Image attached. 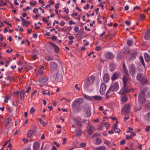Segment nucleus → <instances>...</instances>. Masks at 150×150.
Listing matches in <instances>:
<instances>
[{
	"label": "nucleus",
	"instance_id": "f257e3e1",
	"mask_svg": "<svg viewBox=\"0 0 150 150\" xmlns=\"http://www.w3.org/2000/svg\"><path fill=\"white\" fill-rule=\"evenodd\" d=\"M148 87H141L140 88V92L139 93L138 100L140 103H144L146 101L145 93L146 92Z\"/></svg>",
	"mask_w": 150,
	"mask_h": 150
},
{
	"label": "nucleus",
	"instance_id": "f03ea898",
	"mask_svg": "<svg viewBox=\"0 0 150 150\" xmlns=\"http://www.w3.org/2000/svg\"><path fill=\"white\" fill-rule=\"evenodd\" d=\"M83 98H79L75 100L72 104V106L78 111H79L80 109V105L83 102Z\"/></svg>",
	"mask_w": 150,
	"mask_h": 150
},
{
	"label": "nucleus",
	"instance_id": "7ed1b4c3",
	"mask_svg": "<svg viewBox=\"0 0 150 150\" xmlns=\"http://www.w3.org/2000/svg\"><path fill=\"white\" fill-rule=\"evenodd\" d=\"M95 80V77L93 76H91L85 80L84 84V87L86 88L88 87L91 85L92 84Z\"/></svg>",
	"mask_w": 150,
	"mask_h": 150
},
{
	"label": "nucleus",
	"instance_id": "20e7f679",
	"mask_svg": "<svg viewBox=\"0 0 150 150\" xmlns=\"http://www.w3.org/2000/svg\"><path fill=\"white\" fill-rule=\"evenodd\" d=\"M129 86L127 85H124L123 87L121 90L120 93L121 94H123L127 92H129L130 91L132 90L134 91L133 89H128Z\"/></svg>",
	"mask_w": 150,
	"mask_h": 150
},
{
	"label": "nucleus",
	"instance_id": "39448f33",
	"mask_svg": "<svg viewBox=\"0 0 150 150\" xmlns=\"http://www.w3.org/2000/svg\"><path fill=\"white\" fill-rule=\"evenodd\" d=\"M119 86L118 83L117 82H115L111 84L109 88L114 92H115L118 90Z\"/></svg>",
	"mask_w": 150,
	"mask_h": 150
},
{
	"label": "nucleus",
	"instance_id": "423d86ee",
	"mask_svg": "<svg viewBox=\"0 0 150 150\" xmlns=\"http://www.w3.org/2000/svg\"><path fill=\"white\" fill-rule=\"evenodd\" d=\"M106 85L104 83L101 84L100 89V92L101 94L103 95L105 93L106 89Z\"/></svg>",
	"mask_w": 150,
	"mask_h": 150
},
{
	"label": "nucleus",
	"instance_id": "0eeeda50",
	"mask_svg": "<svg viewBox=\"0 0 150 150\" xmlns=\"http://www.w3.org/2000/svg\"><path fill=\"white\" fill-rule=\"evenodd\" d=\"M130 105L129 103L124 105L122 109V112L124 113H127L129 112Z\"/></svg>",
	"mask_w": 150,
	"mask_h": 150
},
{
	"label": "nucleus",
	"instance_id": "6e6552de",
	"mask_svg": "<svg viewBox=\"0 0 150 150\" xmlns=\"http://www.w3.org/2000/svg\"><path fill=\"white\" fill-rule=\"evenodd\" d=\"M129 71L130 73L132 75H134L135 73V67L134 65L132 64L129 68Z\"/></svg>",
	"mask_w": 150,
	"mask_h": 150
},
{
	"label": "nucleus",
	"instance_id": "1a4fd4ad",
	"mask_svg": "<svg viewBox=\"0 0 150 150\" xmlns=\"http://www.w3.org/2000/svg\"><path fill=\"white\" fill-rule=\"evenodd\" d=\"M114 91L109 88L105 96L106 98H108L112 96L114 94Z\"/></svg>",
	"mask_w": 150,
	"mask_h": 150
},
{
	"label": "nucleus",
	"instance_id": "9d476101",
	"mask_svg": "<svg viewBox=\"0 0 150 150\" xmlns=\"http://www.w3.org/2000/svg\"><path fill=\"white\" fill-rule=\"evenodd\" d=\"M56 77L55 78L56 80L60 81L62 78V74L61 72L58 71L56 74Z\"/></svg>",
	"mask_w": 150,
	"mask_h": 150
},
{
	"label": "nucleus",
	"instance_id": "9b49d317",
	"mask_svg": "<svg viewBox=\"0 0 150 150\" xmlns=\"http://www.w3.org/2000/svg\"><path fill=\"white\" fill-rule=\"evenodd\" d=\"M49 43L52 47L54 48L55 52L57 53H58L59 52V50L57 46L52 42H50Z\"/></svg>",
	"mask_w": 150,
	"mask_h": 150
},
{
	"label": "nucleus",
	"instance_id": "f8f14e48",
	"mask_svg": "<svg viewBox=\"0 0 150 150\" xmlns=\"http://www.w3.org/2000/svg\"><path fill=\"white\" fill-rule=\"evenodd\" d=\"M95 131L94 127L93 126H90L87 130V133L88 134L91 135Z\"/></svg>",
	"mask_w": 150,
	"mask_h": 150
},
{
	"label": "nucleus",
	"instance_id": "ddd939ff",
	"mask_svg": "<svg viewBox=\"0 0 150 150\" xmlns=\"http://www.w3.org/2000/svg\"><path fill=\"white\" fill-rule=\"evenodd\" d=\"M105 57L106 59H110L114 58V56L110 52H107L105 54Z\"/></svg>",
	"mask_w": 150,
	"mask_h": 150
},
{
	"label": "nucleus",
	"instance_id": "4468645a",
	"mask_svg": "<svg viewBox=\"0 0 150 150\" xmlns=\"http://www.w3.org/2000/svg\"><path fill=\"white\" fill-rule=\"evenodd\" d=\"M119 76V73L118 72H115L113 74L111 77V79L113 81L117 79Z\"/></svg>",
	"mask_w": 150,
	"mask_h": 150
},
{
	"label": "nucleus",
	"instance_id": "2eb2a0df",
	"mask_svg": "<svg viewBox=\"0 0 150 150\" xmlns=\"http://www.w3.org/2000/svg\"><path fill=\"white\" fill-rule=\"evenodd\" d=\"M40 146V144L38 142H35L33 146V150H38Z\"/></svg>",
	"mask_w": 150,
	"mask_h": 150
},
{
	"label": "nucleus",
	"instance_id": "dca6fc26",
	"mask_svg": "<svg viewBox=\"0 0 150 150\" xmlns=\"http://www.w3.org/2000/svg\"><path fill=\"white\" fill-rule=\"evenodd\" d=\"M144 38L146 40L150 39V30H148L146 31Z\"/></svg>",
	"mask_w": 150,
	"mask_h": 150
},
{
	"label": "nucleus",
	"instance_id": "f3484780",
	"mask_svg": "<svg viewBox=\"0 0 150 150\" xmlns=\"http://www.w3.org/2000/svg\"><path fill=\"white\" fill-rule=\"evenodd\" d=\"M110 79V76L107 74H105L103 76V79L104 82L107 83Z\"/></svg>",
	"mask_w": 150,
	"mask_h": 150
},
{
	"label": "nucleus",
	"instance_id": "a211bd4d",
	"mask_svg": "<svg viewBox=\"0 0 150 150\" xmlns=\"http://www.w3.org/2000/svg\"><path fill=\"white\" fill-rule=\"evenodd\" d=\"M12 119L10 117H8L4 120L5 122V126L7 127L9 125L10 122L12 120Z\"/></svg>",
	"mask_w": 150,
	"mask_h": 150
},
{
	"label": "nucleus",
	"instance_id": "6ab92c4d",
	"mask_svg": "<svg viewBox=\"0 0 150 150\" xmlns=\"http://www.w3.org/2000/svg\"><path fill=\"white\" fill-rule=\"evenodd\" d=\"M48 80V78L47 77H45L42 78L40 79L39 80V81L40 83H44L47 82Z\"/></svg>",
	"mask_w": 150,
	"mask_h": 150
},
{
	"label": "nucleus",
	"instance_id": "aec40b11",
	"mask_svg": "<svg viewBox=\"0 0 150 150\" xmlns=\"http://www.w3.org/2000/svg\"><path fill=\"white\" fill-rule=\"evenodd\" d=\"M124 85H127V84L128 81V78L127 76H124L122 79Z\"/></svg>",
	"mask_w": 150,
	"mask_h": 150
},
{
	"label": "nucleus",
	"instance_id": "412c9836",
	"mask_svg": "<svg viewBox=\"0 0 150 150\" xmlns=\"http://www.w3.org/2000/svg\"><path fill=\"white\" fill-rule=\"evenodd\" d=\"M144 59L145 61L147 62H149L150 61V56L147 53H145L144 54Z\"/></svg>",
	"mask_w": 150,
	"mask_h": 150
},
{
	"label": "nucleus",
	"instance_id": "4be33fe9",
	"mask_svg": "<svg viewBox=\"0 0 150 150\" xmlns=\"http://www.w3.org/2000/svg\"><path fill=\"white\" fill-rule=\"evenodd\" d=\"M50 66L51 68L52 69H56L57 67V64L55 62H52L50 63Z\"/></svg>",
	"mask_w": 150,
	"mask_h": 150
},
{
	"label": "nucleus",
	"instance_id": "5701e85b",
	"mask_svg": "<svg viewBox=\"0 0 150 150\" xmlns=\"http://www.w3.org/2000/svg\"><path fill=\"white\" fill-rule=\"evenodd\" d=\"M92 98L95 100H101L102 99V98L101 96H93Z\"/></svg>",
	"mask_w": 150,
	"mask_h": 150
},
{
	"label": "nucleus",
	"instance_id": "b1692460",
	"mask_svg": "<svg viewBox=\"0 0 150 150\" xmlns=\"http://www.w3.org/2000/svg\"><path fill=\"white\" fill-rule=\"evenodd\" d=\"M112 128L115 130V132L119 133L120 130V129L117 127L116 124H114L112 126Z\"/></svg>",
	"mask_w": 150,
	"mask_h": 150
},
{
	"label": "nucleus",
	"instance_id": "393cba45",
	"mask_svg": "<svg viewBox=\"0 0 150 150\" xmlns=\"http://www.w3.org/2000/svg\"><path fill=\"white\" fill-rule=\"evenodd\" d=\"M128 100L127 97L125 96H123L121 97V101L122 103L126 102Z\"/></svg>",
	"mask_w": 150,
	"mask_h": 150
},
{
	"label": "nucleus",
	"instance_id": "a878e982",
	"mask_svg": "<svg viewBox=\"0 0 150 150\" xmlns=\"http://www.w3.org/2000/svg\"><path fill=\"white\" fill-rule=\"evenodd\" d=\"M140 81L141 83H142L143 84L147 83H148L147 79L145 78H143Z\"/></svg>",
	"mask_w": 150,
	"mask_h": 150
},
{
	"label": "nucleus",
	"instance_id": "bb28decb",
	"mask_svg": "<svg viewBox=\"0 0 150 150\" xmlns=\"http://www.w3.org/2000/svg\"><path fill=\"white\" fill-rule=\"evenodd\" d=\"M30 21H26L25 22H23L22 23L23 25L25 26L26 27H28L29 25L30 24Z\"/></svg>",
	"mask_w": 150,
	"mask_h": 150
},
{
	"label": "nucleus",
	"instance_id": "cd10ccee",
	"mask_svg": "<svg viewBox=\"0 0 150 150\" xmlns=\"http://www.w3.org/2000/svg\"><path fill=\"white\" fill-rule=\"evenodd\" d=\"M75 136L76 137H78L80 136L81 134V129H79L77 130L76 131Z\"/></svg>",
	"mask_w": 150,
	"mask_h": 150
},
{
	"label": "nucleus",
	"instance_id": "c85d7f7f",
	"mask_svg": "<svg viewBox=\"0 0 150 150\" xmlns=\"http://www.w3.org/2000/svg\"><path fill=\"white\" fill-rule=\"evenodd\" d=\"M143 78L142 74H139L137 76V80L140 81Z\"/></svg>",
	"mask_w": 150,
	"mask_h": 150
},
{
	"label": "nucleus",
	"instance_id": "c756f323",
	"mask_svg": "<svg viewBox=\"0 0 150 150\" xmlns=\"http://www.w3.org/2000/svg\"><path fill=\"white\" fill-rule=\"evenodd\" d=\"M86 113L87 117H89L91 115V112L89 108H87L86 110Z\"/></svg>",
	"mask_w": 150,
	"mask_h": 150
},
{
	"label": "nucleus",
	"instance_id": "7c9ffc66",
	"mask_svg": "<svg viewBox=\"0 0 150 150\" xmlns=\"http://www.w3.org/2000/svg\"><path fill=\"white\" fill-rule=\"evenodd\" d=\"M25 91L23 90H22L20 93V96L21 99H22L24 97V96Z\"/></svg>",
	"mask_w": 150,
	"mask_h": 150
},
{
	"label": "nucleus",
	"instance_id": "2f4dec72",
	"mask_svg": "<svg viewBox=\"0 0 150 150\" xmlns=\"http://www.w3.org/2000/svg\"><path fill=\"white\" fill-rule=\"evenodd\" d=\"M95 150H105V146H100L96 148Z\"/></svg>",
	"mask_w": 150,
	"mask_h": 150
},
{
	"label": "nucleus",
	"instance_id": "473e14b6",
	"mask_svg": "<svg viewBox=\"0 0 150 150\" xmlns=\"http://www.w3.org/2000/svg\"><path fill=\"white\" fill-rule=\"evenodd\" d=\"M136 54V53L135 52H133L132 53L130 57L129 58V60H130L132 59H134L135 58Z\"/></svg>",
	"mask_w": 150,
	"mask_h": 150
},
{
	"label": "nucleus",
	"instance_id": "72a5a7b5",
	"mask_svg": "<svg viewBox=\"0 0 150 150\" xmlns=\"http://www.w3.org/2000/svg\"><path fill=\"white\" fill-rule=\"evenodd\" d=\"M146 17V16L144 14H140L139 16L140 19L142 21H143Z\"/></svg>",
	"mask_w": 150,
	"mask_h": 150
},
{
	"label": "nucleus",
	"instance_id": "f704fd0d",
	"mask_svg": "<svg viewBox=\"0 0 150 150\" xmlns=\"http://www.w3.org/2000/svg\"><path fill=\"white\" fill-rule=\"evenodd\" d=\"M74 121L76 123L77 125L80 127H82V125L81 124V122L79 121L76 120H74Z\"/></svg>",
	"mask_w": 150,
	"mask_h": 150
},
{
	"label": "nucleus",
	"instance_id": "c9c22d12",
	"mask_svg": "<svg viewBox=\"0 0 150 150\" xmlns=\"http://www.w3.org/2000/svg\"><path fill=\"white\" fill-rule=\"evenodd\" d=\"M96 144L97 145L101 143V140L100 139L97 138L96 139Z\"/></svg>",
	"mask_w": 150,
	"mask_h": 150
},
{
	"label": "nucleus",
	"instance_id": "e433bc0d",
	"mask_svg": "<svg viewBox=\"0 0 150 150\" xmlns=\"http://www.w3.org/2000/svg\"><path fill=\"white\" fill-rule=\"evenodd\" d=\"M139 59L140 61V62L143 65L144 67H145V65L144 63V61L143 59V58L142 56H140L139 57Z\"/></svg>",
	"mask_w": 150,
	"mask_h": 150
},
{
	"label": "nucleus",
	"instance_id": "4c0bfd02",
	"mask_svg": "<svg viewBox=\"0 0 150 150\" xmlns=\"http://www.w3.org/2000/svg\"><path fill=\"white\" fill-rule=\"evenodd\" d=\"M33 131L32 130H29L28 131L27 133V136L28 137H31L33 134Z\"/></svg>",
	"mask_w": 150,
	"mask_h": 150
},
{
	"label": "nucleus",
	"instance_id": "58836bf2",
	"mask_svg": "<svg viewBox=\"0 0 150 150\" xmlns=\"http://www.w3.org/2000/svg\"><path fill=\"white\" fill-rule=\"evenodd\" d=\"M79 28L78 27L76 26H75L74 28V32L76 33H77L79 31Z\"/></svg>",
	"mask_w": 150,
	"mask_h": 150
},
{
	"label": "nucleus",
	"instance_id": "ea45409f",
	"mask_svg": "<svg viewBox=\"0 0 150 150\" xmlns=\"http://www.w3.org/2000/svg\"><path fill=\"white\" fill-rule=\"evenodd\" d=\"M127 43L129 46H131L132 44V41L131 40H128L127 41Z\"/></svg>",
	"mask_w": 150,
	"mask_h": 150
},
{
	"label": "nucleus",
	"instance_id": "a19ab883",
	"mask_svg": "<svg viewBox=\"0 0 150 150\" xmlns=\"http://www.w3.org/2000/svg\"><path fill=\"white\" fill-rule=\"evenodd\" d=\"M45 58L48 61L52 60L53 59L52 58H51L49 56H45Z\"/></svg>",
	"mask_w": 150,
	"mask_h": 150
},
{
	"label": "nucleus",
	"instance_id": "79ce46f5",
	"mask_svg": "<svg viewBox=\"0 0 150 150\" xmlns=\"http://www.w3.org/2000/svg\"><path fill=\"white\" fill-rule=\"evenodd\" d=\"M19 92L18 91H17L16 92H13V93L14 94V96L16 97L18 96L19 94Z\"/></svg>",
	"mask_w": 150,
	"mask_h": 150
},
{
	"label": "nucleus",
	"instance_id": "37998d69",
	"mask_svg": "<svg viewBox=\"0 0 150 150\" xmlns=\"http://www.w3.org/2000/svg\"><path fill=\"white\" fill-rule=\"evenodd\" d=\"M145 117L147 120H149L150 119V111L146 114Z\"/></svg>",
	"mask_w": 150,
	"mask_h": 150
},
{
	"label": "nucleus",
	"instance_id": "c03bdc74",
	"mask_svg": "<svg viewBox=\"0 0 150 150\" xmlns=\"http://www.w3.org/2000/svg\"><path fill=\"white\" fill-rule=\"evenodd\" d=\"M123 69L124 71L125 72V74L127 75L128 76H129V75L128 71L127 69V68H124V69Z\"/></svg>",
	"mask_w": 150,
	"mask_h": 150
},
{
	"label": "nucleus",
	"instance_id": "a18cd8bd",
	"mask_svg": "<svg viewBox=\"0 0 150 150\" xmlns=\"http://www.w3.org/2000/svg\"><path fill=\"white\" fill-rule=\"evenodd\" d=\"M84 97L88 100H92V98L88 96H84Z\"/></svg>",
	"mask_w": 150,
	"mask_h": 150
},
{
	"label": "nucleus",
	"instance_id": "49530a36",
	"mask_svg": "<svg viewBox=\"0 0 150 150\" xmlns=\"http://www.w3.org/2000/svg\"><path fill=\"white\" fill-rule=\"evenodd\" d=\"M35 112V110L34 108V107H32L31 108L30 110V113L31 114H32V113Z\"/></svg>",
	"mask_w": 150,
	"mask_h": 150
},
{
	"label": "nucleus",
	"instance_id": "de8ad7c7",
	"mask_svg": "<svg viewBox=\"0 0 150 150\" xmlns=\"http://www.w3.org/2000/svg\"><path fill=\"white\" fill-rule=\"evenodd\" d=\"M86 143L84 142L81 143L79 144V145L82 147H85L86 146Z\"/></svg>",
	"mask_w": 150,
	"mask_h": 150
},
{
	"label": "nucleus",
	"instance_id": "09e8293b",
	"mask_svg": "<svg viewBox=\"0 0 150 150\" xmlns=\"http://www.w3.org/2000/svg\"><path fill=\"white\" fill-rule=\"evenodd\" d=\"M32 57L33 60H35L36 58H37V54H32Z\"/></svg>",
	"mask_w": 150,
	"mask_h": 150
},
{
	"label": "nucleus",
	"instance_id": "8fccbe9b",
	"mask_svg": "<svg viewBox=\"0 0 150 150\" xmlns=\"http://www.w3.org/2000/svg\"><path fill=\"white\" fill-rule=\"evenodd\" d=\"M38 9L37 8H34V10L33 11V12L34 13H35L36 14H38V13H37V12H38Z\"/></svg>",
	"mask_w": 150,
	"mask_h": 150
},
{
	"label": "nucleus",
	"instance_id": "3c124183",
	"mask_svg": "<svg viewBox=\"0 0 150 150\" xmlns=\"http://www.w3.org/2000/svg\"><path fill=\"white\" fill-rule=\"evenodd\" d=\"M104 143L107 145H109L110 144V142L108 140H105L104 142Z\"/></svg>",
	"mask_w": 150,
	"mask_h": 150
},
{
	"label": "nucleus",
	"instance_id": "603ef678",
	"mask_svg": "<svg viewBox=\"0 0 150 150\" xmlns=\"http://www.w3.org/2000/svg\"><path fill=\"white\" fill-rule=\"evenodd\" d=\"M32 53L34 54H37L38 52L36 50L34 49L33 50Z\"/></svg>",
	"mask_w": 150,
	"mask_h": 150
},
{
	"label": "nucleus",
	"instance_id": "864d4df0",
	"mask_svg": "<svg viewBox=\"0 0 150 150\" xmlns=\"http://www.w3.org/2000/svg\"><path fill=\"white\" fill-rule=\"evenodd\" d=\"M125 23L127 25H129L131 24V22L128 20H126L125 21Z\"/></svg>",
	"mask_w": 150,
	"mask_h": 150
},
{
	"label": "nucleus",
	"instance_id": "5fc2aeb1",
	"mask_svg": "<svg viewBox=\"0 0 150 150\" xmlns=\"http://www.w3.org/2000/svg\"><path fill=\"white\" fill-rule=\"evenodd\" d=\"M69 24L70 25H71L72 24L74 25L75 24V23L74 21H69Z\"/></svg>",
	"mask_w": 150,
	"mask_h": 150
},
{
	"label": "nucleus",
	"instance_id": "6e6d98bb",
	"mask_svg": "<svg viewBox=\"0 0 150 150\" xmlns=\"http://www.w3.org/2000/svg\"><path fill=\"white\" fill-rule=\"evenodd\" d=\"M62 139L63 140V142H62V144L64 145V144H65V143H66V139L65 138H63Z\"/></svg>",
	"mask_w": 150,
	"mask_h": 150
},
{
	"label": "nucleus",
	"instance_id": "4d7b16f0",
	"mask_svg": "<svg viewBox=\"0 0 150 150\" xmlns=\"http://www.w3.org/2000/svg\"><path fill=\"white\" fill-rule=\"evenodd\" d=\"M101 49V47L99 46H97L95 48L96 50L97 51L100 50Z\"/></svg>",
	"mask_w": 150,
	"mask_h": 150
},
{
	"label": "nucleus",
	"instance_id": "13d9d810",
	"mask_svg": "<svg viewBox=\"0 0 150 150\" xmlns=\"http://www.w3.org/2000/svg\"><path fill=\"white\" fill-rule=\"evenodd\" d=\"M78 86V85L77 84H76L75 85V87L76 90H78V91H79L80 90V88Z\"/></svg>",
	"mask_w": 150,
	"mask_h": 150
},
{
	"label": "nucleus",
	"instance_id": "bf43d9fd",
	"mask_svg": "<svg viewBox=\"0 0 150 150\" xmlns=\"http://www.w3.org/2000/svg\"><path fill=\"white\" fill-rule=\"evenodd\" d=\"M8 96H6L5 98V100H4V101L5 102L7 103L8 102Z\"/></svg>",
	"mask_w": 150,
	"mask_h": 150
},
{
	"label": "nucleus",
	"instance_id": "052dcab7",
	"mask_svg": "<svg viewBox=\"0 0 150 150\" xmlns=\"http://www.w3.org/2000/svg\"><path fill=\"white\" fill-rule=\"evenodd\" d=\"M64 11L66 13H68L69 12V9L67 8L66 9V8H64Z\"/></svg>",
	"mask_w": 150,
	"mask_h": 150
},
{
	"label": "nucleus",
	"instance_id": "680f3d73",
	"mask_svg": "<svg viewBox=\"0 0 150 150\" xmlns=\"http://www.w3.org/2000/svg\"><path fill=\"white\" fill-rule=\"evenodd\" d=\"M125 139H123L120 142V144L122 145H123L125 144Z\"/></svg>",
	"mask_w": 150,
	"mask_h": 150
},
{
	"label": "nucleus",
	"instance_id": "e2e57ef3",
	"mask_svg": "<svg viewBox=\"0 0 150 150\" xmlns=\"http://www.w3.org/2000/svg\"><path fill=\"white\" fill-rule=\"evenodd\" d=\"M65 24V23L64 21H62L59 23V24L61 26H63Z\"/></svg>",
	"mask_w": 150,
	"mask_h": 150
},
{
	"label": "nucleus",
	"instance_id": "0e129e2a",
	"mask_svg": "<svg viewBox=\"0 0 150 150\" xmlns=\"http://www.w3.org/2000/svg\"><path fill=\"white\" fill-rule=\"evenodd\" d=\"M77 13H73L71 16H72V17H74V16H77Z\"/></svg>",
	"mask_w": 150,
	"mask_h": 150
},
{
	"label": "nucleus",
	"instance_id": "69168bd1",
	"mask_svg": "<svg viewBox=\"0 0 150 150\" xmlns=\"http://www.w3.org/2000/svg\"><path fill=\"white\" fill-rule=\"evenodd\" d=\"M129 118V117L128 115L124 117V121H126Z\"/></svg>",
	"mask_w": 150,
	"mask_h": 150
},
{
	"label": "nucleus",
	"instance_id": "338daca9",
	"mask_svg": "<svg viewBox=\"0 0 150 150\" xmlns=\"http://www.w3.org/2000/svg\"><path fill=\"white\" fill-rule=\"evenodd\" d=\"M150 129V126H148L146 127V128L145 130L146 131L148 132L149 131V129Z\"/></svg>",
	"mask_w": 150,
	"mask_h": 150
},
{
	"label": "nucleus",
	"instance_id": "774afa93",
	"mask_svg": "<svg viewBox=\"0 0 150 150\" xmlns=\"http://www.w3.org/2000/svg\"><path fill=\"white\" fill-rule=\"evenodd\" d=\"M146 107L149 108V109H150V103H147L146 105Z\"/></svg>",
	"mask_w": 150,
	"mask_h": 150
}]
</instances>
